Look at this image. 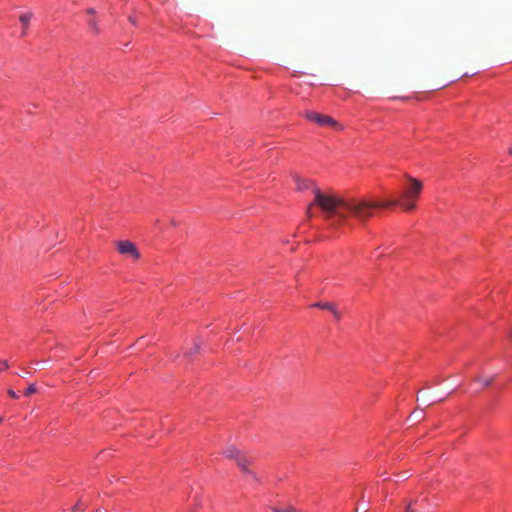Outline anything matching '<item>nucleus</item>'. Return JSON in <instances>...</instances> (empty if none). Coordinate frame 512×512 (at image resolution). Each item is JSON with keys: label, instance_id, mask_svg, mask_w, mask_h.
Masks as SVG:
<instances>
[{"label": "nucleus", "instance_id": "f257e3e1", "mask_svg": "<svg viewBox=\"0 0 512 512\" xmlns=\"http://www.w3.org/2000/svg\"><path fill=\"white\" fill-rule=\"evenodd\" d=\"M297 189L312 190L314 200L306 209V216L312 217L313 206L319 207L324 219L330 222L331 227H338L346 223L349 216L354 217L360 223H366L372 215L373 207L389 206L395 202L374 204L368 198H344L332 193L322 192L316 183L309 179L296 178Z\"/></svg>", "mask_w": 512, "mask_h": 512}, {"label": "nucleus", "instance_id": "f03ea898", "mask_svg": "<svg viewBox=\"0 0 512 512\" xmlns=\"http://www.w3.org/2000/svg\"><path fill=\"white\" fill-rule=\"evenodd\" d=\"M407 179H408L410 185L403 190L400 199H391V200H387L384 202H376V201L370 200L374 204H385L388 202H395V204L389 205V206L373 207L372 215L370 217H372L374 215V211L377 209L391 208V207H395L397 205H400L402 207V209L407 212L413 211L416 208V201H417L419 195L421 194L423 184L419 179L411 177V176H407Z\"/></svg>", "mask_w": 512, "mask_h": 512}, {"label": "nucleus", "instance_id": "7ed1b4c3", "mask_svg": "<svg viewBox=\"0 0 512 512\" xmlns=\"http://www.w3.org/2000/svg\"><path fill=\"white\" fill-rule=\"evenodd\" d=\"M116 247L121 255L128 256L134 260L140 258V252L134 243L128 240H120L116 242Z\"/></svg>", "mask_w": 512, "mask_h": 512}, {"label": "nucleus", "instance_id": "20e7f679", "mask_svg": "<svg viewBox=\"0 0 512 512\" xmlns=\"http://www.w3.org/2000/svg\"><path fill=\"white\" fill-rule=\"evenodd\" d=\"M305 117L308 120L315 122L320 126H331L334 128H340L337 121L328 115H324V114H320V113L311 111V112H306Z\"/></svg>", "mask_w": 512, "mask_h": 512}, {"label": "nucleus", "instance_id": "39448f33", "mask_svg": "<svg viewBox=\"0 0 512 512\" xmlns=\"http://www.w3.org/2000/svg\"><path fill=\"white\" fill-rule=\"evenodd\" d=\"M312 306L331 312L336 320H340L341 317H342V315H341L340 311L338 310L337 306L335 304H333V303H330V302H325V303L317 302V303L313 304Z\"/></svg>", "mask_w": 512, "mask_h": 512}, {"label": "nucleus", "instance_id": "423d86ee", "mask_svg": "<svg viewBox=\"0 0 512 512\" xmlns=\"http://www.w3.org/2000/svg\"><path fill=\"white\" fill-rule=\"evenodd\" d=\"M223 455L228 459L234 460L235 462H237L244 456L243 453L233 445L227 447L223 451Z\"/></svg>", "mask_w": 512, "mask_h": 512}, {"label": "nucleus", "instance_id": "0eeeda50", "mask_svg": "<svg viewBox=\"0 0 512 512\" xmlns=\"http://www.w3.org/2000/svg\"><path fill=\"white\" fill-rule=\"evenodd\" d=\"M33 16L34 15L32 12H26V13L20 15L19 21L22 24V34H21L22 37L26 36L27 31L29 29L30 21L33 18Z\"/></svg>", "mask_w": 512, "mask_h": 512}, {"label": "nucleus", "instance_id": "6e6552de", "mask_svg": "<svg viewBox=\"0 0 512 512\" xmlns=\"http://www.w3.org/2000/svg\"><path fill=\"white\" fill-rule=\"evenodd\" d=\"M200 348H201V343L200 342H194L192 347L185 351V354H184L185 357L192 358L193 355L199 353Z\"/></svg>", "mask_w": 512, "mask_h": 512}, {"label": "nucleus", "instance_id": "1a4fd4ad", "mask_svg": "<svg viewBox=\"0 0 512 512\" xmlns=\"http://www.w3.org/2000/svg\"><path fill=\"white\" fill-rule=\"evenodd\" d=\"M236 463H237L238 467L241 469L242 472H244L246 474H252V472L248 469L249 461H248V459L245 456H243Z\"/></svg>", "mask_w": 512, "mask_h": 512}, {"label": "nucleus", "instance_id": "9d476101", "mask_svg": "<svg viewBox=\"0 0 512 512\" xmlns=\"http://www.w3.org/2000/svg\"><path fill=\"white\" fill-rule=\"evenodd\" d=\"M474 380L482 383L484 387H489L494 382V377H482L479 375L476 376Z\"/></svg>", "mask_w": 512, "mask_h": 512}, {"label": "nucleus", "instance_id": "9b49d317", "mask_svg": "<svg viewBox=\"0 0 512 512\" xmlns=\"http://www.w3.org/2000/svg\"><path fill=\"white\" fill-rule=\"evenodd\" d=\"M88 26L90 28V30L95 33V34H99L100 33V28L98 26V23L95 19H90L88 21Z\"/></svg>", "mask_w": 512, "mask_h": 512}, {"label": "nucleus", "instance_id": "f8f14e48", "mask_svg": "<svg viewBox=\"0 0 512 512\" xmlns=\"http://www.w3.org/2000/svg\"><path fill=\"white\" fill-rule=\"evenodd\" d=\"M271 510L273 512H297L296 508L291 505H288L284 508L272 507Z\"/></svg>", "mask_w": 512, "mask_h": 512}, {"label": "nucleus", "instance_id": "ddd939ff", "mask_svg": "<svg viewBox=\"0 0 512 512\" xmlns=\"http://www.w3.org/2000/svg\"><path fill=\"white\" fill-rule=\"evenodd\" d=\"M36 392H37V387L35 386V384H30L28 386L27 390L25 391V395H31Z\"/></svg>", "mask_w": 512, "mask_h": 512}, {"label": "nucleus", "instance_id": "4468645a", "mask_svg": "<svg viewBox=\"0 0 512 512\" xmlns=\"http://www.w3.org/2000/svg\"><path fill=\"white\" fill-rule=\"evenodd\" d=\"M9 365L6 360H0V371L8 369Z\"/></svg>", "mask_w": 512, "mask_h": 512}, {"label": "nucleus", "instance_id": "2eb2a0df", "mask_svg": "<svg viewBox=\"0 0 512 512\" xmlns=\"http://www.w3.org/2000/svg\"><path fill=\"white\" fill-rule=\"evenodd\" d=\"M72 511H73V512L82 511L81 503H80V502H78L76 505H74V506H73V508H72Z\"/></svg>", "mask_w": 512, "mask_h": 512}, {"label": "nucleus", "instance_id": "dca6fc26", "mask_svg": "<svg viewBox=\"0 0 512 512\" xmlns=\"http://www.w3.org/2000/svg\"><path fill=\"white\" fill-rule=\"evenodd\" d=\"M8 394H9L12 398H14V399H17V398H18V394H17L14 390H12V389H9V390H8Z\"/></svg>", "mask_w": 512, "mask_h": 512}, {"label": "nucleus", "instance_id": "f3484780", "mask_svg": "<svg viewBox=\"0 0 512 512\" xmlns=\"http://www.w3.org/2000/svg\"><path fill=\"white\" fill-rule=\"evenodd\" d=\"M128 20L132 25H136L137 23L136 19L133 16H129Z\"/></svg>", "mask_w": 512, "mask_h": 512}, {"label": "nucleus", "instance_id": "a211bd4d", "mask_svg": "<svg viewBox=\"0 0 512 512\" xmlns=\"http://www.w3.org/2000/svg\"><path fill=\"white\" fill-rule=\"evenodd\" d=\"M86 12H87L88 14H90V15H94V14L96 13V11H95V9H94V8H88V9L86 10Z\"/></svg>", "mask_w": 512, "mask_h": 512}, {"label": "nucleus", "instance_id": "6ab92c4d", "mask_svg": "<svg viewBox=\"0 0 512 512\" xmlns=\"http://www.w3.org/2000/svg\"><path fill=\"white\" fill-rule=\"evenodd\" d=\"M406 512H414V510L411 509V502H408L406 505Z\"/></svg>", "mask_w": 512, "mask_h": 512}, {"label": "nucleus", "instance_id": "aec40b11", "mask_svg": "<svg viewBox=\"0 0 512 512\" xmlns=\"http://www.w3.org/2000/svg\"><path fill=\"white\" fill-rule=\"evenodd\" d=\"M508 336H509L510 338H512V327L510 328V330H509V332H508Z\"/></svg>", "mask_w": 512, "mask_h": 512}, {"label": "nucleus", "instance_id": "412c9836", "mask_svg": "<svg viewBox=\"0 0 512 512\" xmlns=\"http://www.w3.org/2000/svg\"><path fill=\"white\" fill-rule=\"evenodd\" d=\"M509 153L512 154V147L509 149Z\"/></svg>", "mask_w": 512, "mask_h": 512}, {"label": "nucleus", "instance_id": "4be33fe9", "mask_svg": "<svg viewBox=\"0 0 512 512\" xmlns=\"http://www.w3.org/2000/svg\"><path fill=\"white\" fill-rule=\"evenodd\" d=\"M97 512H106V511H100V510H99V511H97Z\"/></svg>", "mask_w": 512, "mask_h": 512}, {"label": "nucleus", "instance_id": "5701e85b", "mask_svg": "<svg viewBox=\"0 0 512 512\" xmlns=\"http://www.w3.org/2000/svg\"><path fill=\"white\" fill-rule=\"evenodd\" d=\"M2 421V418H0V422Z\"/></svg>", "mask_w": 512, "mask_h": 512}]
</instances>
